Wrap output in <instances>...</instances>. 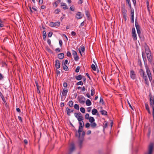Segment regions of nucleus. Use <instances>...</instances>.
<instances>
[{
    "instance_id": "1",
    "label": "nucleus",
    "mask_w": 154,
    "mask_h": 154,
    "mask_svg": "<svg viewBox=\"0 0 154 154\" xmlns=\"http://www.w3.org/2000/svg\"><path fill=\"white\" fill-rule=\"evenodd\" d=\"M146 73L142 69H140L139 72L140 75L144 80L145 83L147 85H148L149 82L148 79H149L150 82H151L152 81V74L149 68L148 67H146Z\"/></svg>"
},
{
    "instance_id": "2",
    "label": "nucleus",
    "mask_w": 154,
    "mask_h": 154,
    "mask_svg": "<svg viewBox=\"0 0 154 154\" xmlns=\"http://www.w3.org/2000/svg\"><path fill=\"white\" fill-rule=\"evenodd\" d=\"M68 90L67 89L64 88L63 90L62 93L61 99L62 100H64L66 97Z\"/></svg>"
},
{
    "instance_id": "3",
    "label": "nucleus",
    "mask_w": 154,
    "mask_h": 154,
    "mask_svg": "<svg viewBox=\"0 0 154 154\" xmlns=\"http://www.w3.org/2000/svg\"><path fill=\"white\" fill-rule=\"evenodd\" d=\"M75 146L73 143H71L69 146V151L67 154H71L75 149Z\"/></svg>"
},
{
    "instance_id": "4",
    "label": "nucleus",
    "mask_w": 154,
    "mask_h": 154,
    "mask_svg": "<svg viewBox=\"0 0 154 154\" xmlns=\"http://www.w3.org/2000/svg\"><path fill=\"white\" fill-rule=\"evenodd\" d=\"M153 148V144L152 143H151L149 146L148 151L145 154H152Z\"/></svg>"
},
{
    "instance_id": "5",
    "label": "nucleus",
    "mask_w": 154,
    "mask_h": 154,
    "mask_svg": "<svg viewBox=\"0 0 154 154\" xmlns=\"http://www.w3.org/2000/svg\"><path fill=\"white\" fill-rule=\"evenodd\" d=\"M85 132L83 131L82 132V137L81 138H80V137L79 138V146L80 148H81L82 146V143L83 140V138L85 135Z\"/></svg>"
},
{
    "instance_id": "6",
    "label": "nucleus",
    "mask_w": 154,
    "mask_h": 154,
    "mask_svg": "<svg viewBox=\"0 0 154 154\" xmlns=\"http://www.w3.org/2000/svg\"><path fill=\"white\" fill-rule=\"evenodd\" d=\"M60 25V22L59 21L55 22H51L49 23V26L51 27H58Z\"/></svg>"
},
{
    "instance_id": "7",
    "label": "nucleus",
    "mask_w": 154,
    "mask_h": 154,
    "mask_svg": "<svg viewBox=\"0 0 154 154\" xmlns=\"http://www.w3.org/2000/svg\"><path fill=\"white\" fill-rule=\"evenodd\" d=\"M74 115L78 121L83 120L82 115L81 113H75L74 114Z\"/></svg>"
},
{
    "instance_id": "8",
    "label": "nucleus",
    "mask_w": 154,
    "mask_h": 154,
    "mask_svg": "<svg viewBox=\"0 0 154 154\" xmlns=\"http://www.w3.org/2000/svg\"><path fill=\"white\" fill-rule=\"evenodd\" d=\"M72 52L75 61H78L79 58L76 52L74 50H72Z\"/></svg>"
},
{
    "instance_id": "9",
    "label": "nucleus",
    "mask_w": 154,
    "mask_h": 154,
    "mask_svg": "<svg viewBox=\"0 0 154 154\" xmlns=\"http://www.w3.org/2000/svg\"><path fill=\"white\" fill-rule=\"evenodd\" d=\"M130 77L132 79H135L136 77L135 72L133 70L130 71Z\"/></svg>"
},
{
    "instance_id": "10",
    "label": "nucleus",
    "mask_w": 154,
    "mask_h": 154,
    "mask_svg": "<svg viewBox=\"0 0 154 154\" xmlns=\"http://www.w3.org/2000/svg\"><path fill=\"white\" fill-rule=\"evenodd\" d=\"M85 97L82 96H80L79 97V101L81 104H83L85 102Z\"/></svg>"
},
{
    "instance_id": "11",
    "label": "nucleus",
    "mask_w": 154,
    "mask_h": 154,
    "mask_svg": "<svg viewBox=\"0 0 154 154\" xmlns=\"http://www.w3.org/2000/svg\"><path fill=\"white\" fill-rule=\"evenodd\" d=\"M149 102L150 105L152 107L154 106V97L150 96Z\"/></svg>"
},
{
    "instance_id": "12",
    "label": "nucleus",
    "mask_w": 154,
    "mask_h": 154,
    "mask_svg": "<svg viewBox=\"0 0 154 154\" xmlns=\"http://www.w3.org/2000/svg\"><path fill=\"white\" fill-rule=\"evenodd\" d=\"M135 26L137 29V32L138 35L140 37L141 33V31L140 30V26L137 23H135Z\"/></svg>"
},
{
    "instance_id": "13",
    "label": "nucleus",
    "mask_w": 154,
    "mask_h": 154,
    "mask_svg": "<svg viewBox=\"0 0 154 154\" xmlns=\"http://www.w3.org/2000/svg\"><path fill=\"white\" fill-rule=\"evenodd\" d=\"M84 16L83 14H82L80 12H78L75 15V17L77 19H81Z\"/></svg>"
},
{
    "instance_id": "14",
    "label": "nucleus",
    "mask_w": 154,
    "mask_h": 154,
    "mask_svg": "<svg viewBox=\"0 0 154 154\" xmlns=\"http://www.w3.org/2000/svg\"><path fill=\"white\" fill-rule=\"evenodd\" d=\"M92 113L93 115H97V116L99 115L98 113V111L96 109H94L92 110Z\"/></svg>"
},
{
    "instance_id": "15",
    "label": "nucleus",
    "mask_w": 154,
    "mask_h": 154,
    "mask_svg": "<svg viewBox=\"0 0 154 154\" xmlns=\"http://www.w3.org/2000/svg\"><path fill=\"white\" fill-rule=\"evenodd\" d=\"M55 66L57 69H59L60 68V61L59 60H57L55 62Z\"/></svg>"
},
{
    "instance_id": "16",
    "label": "nucleus",
    "mask_w": 154,
    "mask_h": 154,
    "mask_svg": "<svg viewBox=\"0 0 154 154\" xmlns=\"http://www.w3.org/2000/svg\"><path fill=\"white\" fill-rule=\"evenodd\" d=\"M83 127L79 126V128L78 130V132L79 134V137H80L81 133L82 132L83 130Z\"/></svg>"
},
{
    "instance_id": "17",
    "label": "nucleus",
    "mask_w": 154,
    "mask_h": 154,
    "mask_svg": "<svg viewBox=\"0 0 154 154\" xmlns=\"http://www.w3.org/2000/svg\"><path fill=\"white\" fill-rule=\"evenodd\" d=\"M81 49L80 48H79V52L82 55V54L81 53V52H84L85 50V49L84 47V46H83L82 45L80 47Z\"/></svg>"
},
{
    "instance_id": "18",
    "label": "nucleus",
    "mask_w": 154,
    "mask_h": 154,
    "mask_svg": "<svg viewBox=\"0 0 154 154\" xmlns=\"http://www.w3.org/2000/svg\"><path fill=\"white\" fill-rule=\"evenodd\" d=\"M61 6H63V8L64 10L68 9L67 5L64 3L62 2L61 3Z\"/></svg>"
},
{
    "instance_id": "19",
    "label": "nucleus",
    "mask_w": 154,
    "mask_h": 154,
    "mask_svg": "<svg viewBox=\"0 0 154 154\" xmlns=\"http://www.w3.org/2000/svg\"><path fill=\"white\" fill-rule=\"evenodd\" d=\"M146 56L149 61H151L152 58V57L151 55V53L149 54L148 53V54H146Z\"/></svg>"
},
{
    "instance_id": "20",
    "label": "nucleus",
    "mask_w": 154,
    "mask_h": 154,
    "mask_svg": "<svg viewBox=\"0 0 154 154\" xmlns=\"http://www.w3.org/2000/svg\"><path fill=\"white\" fill-rule=\"evenodd\" d=\"M86 104L87 106H90L91 105V103L90 100L87 99L86 101Z\"/></svg>"
},
{
    "instance_id": "21",
    "label": "nucleus",
    "mask_w": 154,
    "mask_h": 154,
    "mask_svg": "<svg viewBox=\"0 0 154 154\" xmlns=\"http://www.w3.org/2000/svg\"><path fill=\"white\" fill-rule=\"evenodd\" d=\"M66 110L67 115L69 116L70 115V113L73 111L72 110H71L68 107L66 108Z\"/></svg>"
},
{
    "instance_id": "22",
    "label": "nucleus",
    "mask_w": 154,
    "mask_h": 154,
    "mask_svg": "<svg viewBox=\"0 0 154 154\" xmlns=\"http://www.w3.org/2000/svg\"><path fill=\"white\" fill-rule=\"evenodd\" d=\"M64 54L63 53H61L58 55V57L60 59H62L64 57Z\"/></svg>"
},
{
    "instance_id": "23",
    "label": "nucleus",
    "mask_w": 154,
    "mask_h": 154,
    "mask_svg": "<svg viewBox=\"0 0 154 154\" xmlns=\"http://www.w3.org/2000/svg\"><path fill=\"white\" fill-rule=\"evenodd\" d=\"M75 78L76 79L78 80H80L82 78V76L81 75L75 76Z\"/></svg>"
},
{
    "instance_id": "24",
    "label": "nucleus",
    "mask_w": 154,
    "mask_h": 154,
    "mask_svg": "<svg viewBox=\"0 0 154 154\" xmlns=\"http://www.w3.org/2000/svg\"><path fill=\"white\" fill-rule=\"evenodd\" d=\"M62 66L63 69L65 71H67L68 68L67 66L64 63H62Z\"/></svg>"
},
{
    "instance_id": "25",
    "label": "nucleus",
    "mask_w": 154,
    "mask_h": 154,
    "mask_svg": "<svg viewBox=\"0 0 154 154\" xmlns=\"http://www.w3.org/2000/svg\"><path fill=\"white\" fill-rule=\"evenodd\" d=\"M122 14L123 15V16L125 17L126 20V17L127 15V11L125 9H124L122 11Z\"/></svg>"
},
{
    "instance_id": "26",
    "label": "nucleus",
    "mask_w": 154,
    "mask_h": 154,
    "mask_svg": "<svg viewBox=\"0 0 154 154\" xmlns=\"http://www.w3.org/2000/svg\"><path fill=\"white\" fill-rule=\"evenodd\" d=\"M79 122V126L81 127H83L84 125V122L83 121V120H81L80 121H78Z\"/></svg>"
},
{
    "instance_id": "27",
    "label": "nucleus",
    "mask_w": 154,
    "mask_h": 154,
    "mask_svg": "<svg viewBox=\"0 0 154 154\" xmlns=\"http://www.w3.org/2000/svg\"><path fill=\"white\" fill-rule=\"evenodd\" d=\"M89 122L91 123L94 122L95 121V119L93 117H90L88 119Z\"/></svg>"
},
{
    "instance_id": "28",
    "label": "nucleus",
    "mask_w": 154,
    "mask_h": 154,
    "mask_svg": "<svg viewBox=\"0 0 154 154\" xmlns=\"http://www.w3.org/2000/svg\"><path fill=\"white\" fill-rule=\"evenodd\" d=\"M100 112L101 114L105 116L107 115V112L104 110H102L100 111Z\"/></svg>"
},
{
    "instance_id": "29",
    "label": "nucleus",
    "mask_w": 154,
    "mask_h": 154,
    "mask_svg": "<svg viewBox=\"0 0 154 154\" xmlns=\"http://www.w3.org/2000/svg\"><path fill=\"white\" fill-rule=\"evenodd\" d=\"M69 105L71 107H72L73 106V102L72 100H70L69 102Z\"/></svg>"
},
{
    "instance_id": "30",
    "label": "nucleus",
    "mask_w": 154,
    "mask_h": 154,
    "mask_svg": "<svg viewBox=\"0 0 154 154\" xmlns=\"http://www.w3.org/2000/svg\"><path fill=\"white\" fill-rule=\"evenodd\" d=\"M145 51L146 54L151 53L149 49L147 47L145 48Z\"/></svg>"
},
{
    "instance_id": "31",
    "label": "nucleus",
    "mask_w": 154,
    "mask_h": 154,
    "mask_svg": "<svg viewBox=\"0 0 154 154\" xmlns=\"http://www.w3.org/2000/svg\"><path fill=\"white\" fill-rule=\"evenodd\" d=\"M132 34L134 40L135 41L137 39V36L136 33Z\"/></svg>"
},
{
    "instance_id": "32",
    "label": "nucleus",
    "mask_w": 154,
    "mask_h": 154,
    "mask_svg": "<svg viewBox=\"0 0 154 154\" xmlns=\"http://www.w3.org/2000/svg\"><path fill=\"white\" fill-rule=\"evenodd\" d=\"M74 108L75 109H76L77 110H79V105L77 104H75L74 105Z\"/></svg>"
},
{
    "instance_id": "33",
    "label": "nucleus",
    "mask_w": 154,
    "mask_h": 154,
    "mask_svg": "<svg viewBox=\"0 0 154 154\" xmlns=\"http://www.w3.org/2000/svg\"><path fill=\"white\" fill-rule=\"evenodd\" d=\"M80 111L82 113H85V109L82 107H81L80 108Z\"/></svg>"
},
{
    "instance_id": "34",
    "label": "nucleus",
    "mask_w": 154,
    "mask_h": 154,
    "mask_svg": "<svg viewBox=\"0 0 154 154\" xmlns=\"http://www.w3.org/2000/svg\"><path fill=\"white\" fill-rule=\"evenodd\" d=\"M4 26L3 22L0 19V27H2Z\"/></svg>"
},
{
    "instance_id": "35",
    "label": "nucleus",
    "mask_w": 154,
    "mask_h": 154,
    "mask_svg": "<svg viewBox=\"0 0 154 154\" xmlns=\"http://www.w3.org/2000/svg\"><path fill=\"white\" fill-rule=\"evenodd\" d=\"M97 125L94 122H93L91 124V126L93 128H95Z\"/></svg>"
},
{
    "instance_id": "36",
    "label": "nucleus",
    "mask_w": 154,
    "mask_h": 154,
    "mask_svg": "<svg viewBox=\"0 0 154 154\" xmlns=\"http://www.w3.org/2000/svg\"><path fill=\"white\" fill-rule=\"evenodd\" d=\"M66 55L67 56L69 57H72L71 54L69 51H67V52Z\"/></svg>"
},
{
    "instance_id": "37",
    "label": "nucleus",
    "mask_w": 154,
    "mask_h": 154,
    "mask_svg": "<svg viewBox=\"0 0 154 154\" xmlns=\"http://www.w3.org/2000/svg\"><path fill=\"white\" fill-rule=\"evenodd\" d=\"M60 11V10L59 9H57L54 11V13L56 14H58Z\"/></svg>"
},
{
    "instance_id": "38",
    "label": "nucleus",
    "mask_w": 154,
    "mask_h": 154,
    "mask_svg": "<svg viewBox=\"0 0 154 154\" xmlns=\"http://www.w3.org/2000/svg\"><path fill=\"white\" fill-rule=\"evenodd\" d=\"M91 95L92 96L94 95V92H95V90H94V89H91Z\"/></svg>"
},
{
    "instance_id": "39",
    "label": "nucleus",
    "mask_w": 154,
    "mask_h": 154,
    "mask_svg": "<svg viewBox=\"0 0 154 154\" xmlns=\"http://www.w3.org/2000/svg\"><path fill=\"white\" fill-rule=\"evenodd\" d=\"M108 126V123L107 122H105L103 124V128H105L107 127Z\"/></svg>"
},
{
    "instance_id": "40",
    "label": "nucleus",
    "mask_w": 154,
    "mask_h": 154,
    "mask_svg": "<svg viewBox=\"0 0 154 154\" xmlns=\"http://www.w3.org/2000/svg\"><path fill=\"white\" fill-rule=\"evenodd\" d=\"M85 15L88 18H89V14L88 11H85Z\"/></svg>"
},
{
    "instance_id": "41",
    "label": "nucleus",
    "mask_w": 154,
    "mask_h": 154,
    "mask_svg": "<svg viewBox=\"0 0 154 154\" xmlns=\"http://www.w3.org/2000/svg\"><path fill=\"white\" fill-rule=\"evenodd\" d=\"M43 38L44 39V37L45 38H45L46 37V32L45 31H44L43 32Z\"/></svg>"
},
{
    "instance_id": "42",
    "label": "nucleus",
    "mask_w": 154,
    "mask_h": 154,
    "mask_svg": "<svg viewBox=\"0 0 154 154\" xmlns=\"http://www.w3.org/2000/svg\"><path fill=\"white\" fill-rule=\"evenodd\" d=\"M83 84L82 82V81H80L79 82H78L76 83V85H83Z\"/></svg>"
},
{
    "instance_id": "43",
    "label": "nucleus",
    "mask_w": 154,
    "mask_h": 154,
    "mask_svg": "<svg viewBox=\"0 0 154 154\" xmlns=\"http://www.w3.org/2000/svg\"><path fill=\"white\" fill-rule=\"evenodd\" d=\"M91 67L93 70H96V67L94 65L92 64L91 66Z\"/></svg>"
},
{
    "instance_id": "44",
    "label": "nucleus",
    "mask_w": 154,
    "mask_h": 154,
    "mask_svg": "<svg viewBox=\"0 0 154 154\" xmlns=\"http://www.w3.org/2000/svg\"><path fill=\"white\" fill-rule=\"evenodd\" d=\"M79 69H80V67L79 66H78L76 67V68L75 69V72H78L79 71Z\"/></svg>"
},
{
    "instance_id": "45",
    "label": "nucleus",
    "mask_w": 154,
    "mask_h": 154,
    "mask_svg": "<svg viewBox=\"0 0 154 154\" xmlns=\"http://www.w3.org/2000/svg\"><path fill=\"white\" fill-rule=\"evenodd\" d=\"M85 119H88L89 118V114L88 113H86L85 116Z\"/></svg>"
},
{
    "instance_id": "46",
    "label": "nucleus",
    "mask_w": 154,
    "mask_h": 154,
    "mask_svg": "<svg viewBox=\"0 0 154 154\" xmlns=\"http://www.w3.org/2000/svg\"><path fill=\"white\" fill-rule=\"evenodd\" d=\"M100 103H102V104H103L104 103L103 100L101 97H100Z\"/></svg>"
},
{
    "instance_id": "47",
    "label": "nucleus",
    "mask_w": 154,
    "mask_h": 154,
    "mask_svg": "<svg viewBox=\"0 0 154 154\" xmlns=\"http://www.w3.org/2000/svg\"><path fill=\"white\" fill-rule=\"evenodd\" d=\"M53 34V33L52 32H49L48 35V36L50 37H51L52 36Z\"/></svg>"
},
{
    "instance_id": "48",
    "label": "nucleus",
    "mask_w": 154,
    "mask_h": 154,
    "mask_svg": "<svg viewBox=\"0 0 154 154\" xmlns=\"http://www.w3.org/2000/svg\"><path fill=\"white\" fill-rule=\"evenodd\" d=\"M72 11H75V8L73 6H71L70 7V8H69Z\"/></svg>"
},
{
    "instance_id": "49",
    "label": "nucleus",
    "mask_w": 154,
    "mask_h": 154,
    "mask_svg": "<svg viewBox=\"0 0 154 154\" xmlns=\"http://www.w3.org/2000/svg\"><path fill=\"white\" fill-rule=\"evenodd\" d=\"M135 33H136L135 30V28L134 27L132 29V34Z\"/></svg>"
},
{
    "instance_id": "50",
    "label": "nucleus",
    "mask_w": 154,
    "mask_h": 154,
    "mask_svg": "<svg viewBox=\"0 0 154 154\" xmlns=\"http://www.w3.org/2000/svg\"><path fill=\"white\" fill-rule=\"evenodd\" d=\"M126 1L127 2H128L129 6L130 7H131V5L130 0H126Z\"/></svg>"
},
{
    "instance_id": "51",
    "label": "nucleus",
    "mask_w": 154,
    "mask_h": 154,
    "mask_svg": "<svg viewBox=\"0 0 154 154\" xmlns=\"http://www.w3.org/2000/svg\"><path fill=\"white\" fill-rule=\"evenodd\" d=\"M62 41L61 40H59V44L60 45V46L61 47L62 45Z\"/></svg>"
},
{
    "instance_id": "52",
    "label": "nucleus",
    "mask_w": 154,
    "mask_h": 154,
    "mask_svg": "<svg viewBox=\"0 0 154 154\" xmlns=\"http://www.w3.org/2000/svg\"><path fill=\"white\" fill-rule=\"evenodd\" d=\"M90 126V124L88 122L85 125V127L86 128H88Z\"/></svg>"
},
{
    "instance_id": "53",
    "label": "nucleus",
    "mask_w": 154,
    "mask_h": 154,
    "mask_svg": "<svg viewBox=\"0 0 154 154\" xmlns=\"http://www.w3.org/2000/svg\"><path fill=\"white\" fill-rule=\"evenodd\" d=\"M145 107H146V109L147 110L148 109L149 110V107L148 105L146 104H145Z\"/></svg>"
},
{
    "instance_id": "54",
    "label": "nucleus",
    "mask_w": 154,
    "mask_h": 154,
    "mask_svg": "<svg viewBox=\"0 0 154 154\" xmlns=\"http://www.w3.org/2000/svg\"><path fill=\"white\" fill-rule=\"evenodd\" d=\"M91 107H88L87 108V111L88 112H90L91 111Z\"/></svg>"
},
{
    "instance_id": "55",
    "label": "nucleus",
    "mask_w": 154,
    "mask_h": 154,
    "mask_svg": "<svg viewBox=\"0 0 154 154\" xmlns=\"http://www.w3.org/2000/svg\"><path fill=\"white\" fill-rule=\"evenodd\" d=\"M127 102H128V103L129 106V107L132 109V110H133V107H132V106H131V104L130 103V102H129V101L128 100L127 101Z\"/></svg>"
},
{
    "instance_id": "56",
    "label": "nucleus",
    "mask_w": 154,
    "mask_h": 154,
    "mask_svg": "<svg viewBox=\"0 0 154 154\" xmlns=\"http://www.w3.org/2000/svg\"><path fill=\"white\" fill-rule=\"evenodd\" d=\"M63 86L64 87H67V83L66 82H64L63 84Z\"/></svg>"
},
{
    "instance_id": "57",
    "label": "nucleus",
    "mask_w": 154,
    "mask_h": 154,
    "mask_svg": "<svg viewBox=\"0 0 154 154\" xmlns=\"http://www.w3.org/2000/svg\"><path fill=\"white\" fill-rule=\"evenodd\" d=\"M68 61L67 60H66L65 61H63L62 62V63H64L65 64H67L68 63Z\"/></svg>"
},
{
    "instance_id": "58",
    "label": "nucleus",
    "mask_w": 154,
    "mask_h": 154,
    "mask_svg": "<svg viewBox=\"0 0 154 154\" xmlns=\"http://www.w3.org/2000/svg\"><path fill=\"white\" fill-rule=\"evenodd\" d=\"M71 34L72 35L75 36L76 35V33L74 31H72L71 32Z\"/></svg>"
},
{
    "instance_id": "59",
    "label": "nucleus",
    "mask_w": 154,
    "mask_h": 154,
    "mask_svg": "<svg viewBox=\"0 0 154 154\" xmlns=\"http://www.w3.org/2000/svg\"><path fill=\"white\" fill-rule=\"evenodd\" d=\"M38 2L39 4L42 5L43 3V0H39Z\"/></svg>"
},
{
    "instance_id": "60",
    "label": "nucleus",
    "mask_w": 154,
    "mask_h": 154,
    "mask_svg": "<svg viewBox=\"0 0 154 154\" xmlns=\"http://www.w3.org/2000/svg\"><path fill=\"white\" fill-rule=\"evenodd\" d=\"M134 10L131 9V15H134Z\"/></svg>"
},
{
    "instance_id": "61",
    "label": "nucleus",
    "mask_w": 154,
    "mask_h": 154,
    "mask_svg": "<svg viewBox=\"0 0 154 154\" xmlns=\"http://www.w3.org/2000/svg\"><path fill=\"white\" fill-rule=\"evenodd\" d=\"M83 2V1L82 0H79L78 2V4H82Z\"/></svg>"
},
{
    "instance_id": "62",
    "label": "nucleus",
    "mask_w": 154,
    "mask_h": 154,
    "mask_svg": "<svg viewBox=\"0 0 154 154\" xmlns=\"http://www.w3.org/2000/svg\"><path fill=\"white\" fill-rule=\"evenodd\" d=\"M152 115L153 116V118H154V106L152 107Z\"/></svg>"
},
{
    "instance_id": "63",
    "label": "nucleus",
    "mask_w": 154,
    "mask_h": 154,
    "mask_svg": "<svg viewBox=\"0 0 154 154\" xmlns=\"http://www.w3.org/2000/svg\"><path fill=\"white\" fill-rule=\"evenodd\" d=\"M47 42H48V44L50 45L51 44V40L50 39H48L47 40Z\"/></svg>"
},
{
    "instance_id": "64",
    "label": "nucleus",
    "mask_w": 154,
    "mask_h": 154,
    "mask_svg": "<svg viewBox=\"0 0 154 154\" xmlns=\"http://www.w3.org/2000/svg\"><path fill=\"white\" fill-rule=\"evenodd\" d=\"M16 111L19 112H20V110L19 108H16Z\"/></svg>"
}]
</instances>
